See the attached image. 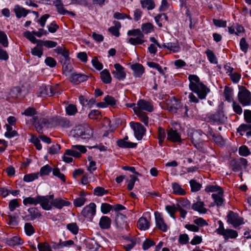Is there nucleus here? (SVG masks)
I'll list each match as a JSON object with an SVG mask.
<instances>
[{
    "label": "nucleus",
    "mask_w": 251,
    "mask_h": 251,
    "mask_svg": "<svg viewBox=\"0 0 251 251\" xmlns=\"http://www.w3.org/2000/svg\"><path fill=\"white\" fill-rule=\"evenodd\" d=\"M117 145L123 148H134L136 147L137 144L120 139L117 141Z\"/></svg>",
    "instance_id": "nucleus-34"
},
{
    "label": "nucleus",
    "mask_w": 251,
    "mask_h": 251,
    "mask_svg": "<svg viewBox=\"0 0 251 251\" xmlns=\"http://www.w3.org/2000/svg\"><path fill=\"white\" fill-rule=\"evenodd\" d=\"M88 76L81 74L74 73L71 76V81L75 84H78L81 82L86 81Z\"/></svg>",
    "instance_id": "nucleus-16"
},
{
    "label": "nucleus",
    "mask_w": 251,
    "mask_h": 251,
    "mask_svg": "<svg viewBox=\"0 0 251 251\" xmlns=\"http://www.w3.org/2000/svg\"><path fill=\"white\" fill-rule=\"evenodd\" d=\"M192 208L200 214H205L207 211V209L204 207V202L201 201L194 203L192 206Z\"/></svg>",
    "instance_id": "nucleus-22"
},
{
    "label": "nucleus",
    "mask_w": 251,
    "mask_h": 251,
    "mask_svg": "<svg viewBox=\"0 0 251 251\" xmlns=\"http://www.w3.org/2000/svg\"><path fill=\"white\" fill-rule=\"evenodd\" d=\"M225 98L226 100L228 102H232L234 101L233 98V91L231 88L229 87L226 86L224 92Z\"/></svg>",
    "instance_id": "nucleus-35"
},
{
    "label": "nucleus",
    "mask_w": 251,
    "mask_h": 251,
    "mask_svg": "<svg viewBox=\"0 0 251 251\" xmlns=\"http://www.w3.org/2000/svg\"><path fill=\"white\" fill-rule=\"evenodd\" d=\"M142 32L146 34L151 32L153 30V26L151 23L143 24L141 26Z\"/></svg>",
    "instance_id": "nucleus-42"
},
{
    "label": "nucleus",
    "mask_w": 251,
    "mask_h": 251,
    "mask_svg": "<svg viewBox=\"0 0 251 251\" xmlns=\"http://www.w3.org/2000/svg\"><path fill=\"white\" fill-rule=\"evenodd\" d=\"M31 52L32 55L37 56L39 58H41L43 55V49H40L38 47H35L31 50Z\"/></svg>",
    "instance_id": "nucleus-62"
},
{
    "label": "nucleus",
    "mask_w": 251,
    "mask_h": 251,
    "mask_svg": "<svg viewBox=\"0 0 251 251\" xmlns=\"http://www.w3.org/2000/svg\"><path fill=\"white\" fill-rule=\"evenodd\" d=\"M238 235L237 232L232 229H226V231L224 234V237L226 239L229 238H235Z\"/></svg>",
    "instance_id": "nucleus-40"
},
{
    "label": "nucleus",
    "mask_w": 251,
    "mask_h": 251,
    "mask_svg": "<svg viewBox=\"0 0 251 251\" xmlns=\"http://www.w3.org/2000/svg\"><path fill=\"white\" fill-rule=\"evenodd\" d=\"M24 36L31 41L32 43L35 44L38 41V40L35 37V35L33 34L32 32L26 31L24 32Z\"/></svg>",
    "instance_id": "nucleus-50"
},
{
    "label": "nucleus",
    "mask_w": 251,
    "mask_h": 251,
    "mask_svg": "<svg viewBox=\"0 0 251 251\" xmlns=\"http://www.w3.org/2000/svg\"><path fill=\"white\" fill-rule=\"evenodd\" d=\"M20 204L17 199H13L10 201L9 202V208L10 211H13L16 208L19 207Z\"/></svg>",
    "instance_id": "nucleus-63"
},
{
    "label": "nucleus",
    "mask_w": 251,
    "mask_h": 251,
    "mask_svg": "<svg viewBox=\"0 0 251 251\" xmlns=\"http://www.w3.org/2000/svg\"><path fill=\"white\" fill-rule=\"evenodd\" d=\"M136 181H138V179L134 176L131 175L130 176V179L128 181L127 189L131 190L134 186L135 183Z\"/></svg>",
    "instance_id": "nucleus-54"
},
{
    "label": "nucleus",
    "mask_w": 251,
    "mask_h": 251,
    "mask_svg": "<svg viewBox=\"0 0 251 251\" xmlns=\"http://www.w3.org/2000/svg\"><path fill=\"white\" fill-rule=\"evenodd\" d=\"M38 249L39 251H51V247L47 243H38Z\"/></svg>",
    "instance_id": "nucleus-58"
},
{
    "label": "nucleus",
    "mask_w": 251,
    "mask_h": 251,
    "mask_svg": "<svg viewBox=\"0 0 251 251\" xmlns=\"http://www.w3.org/2000/svg\"><path fill=\"white\" fill-rule=\"evenodd\" d=\"M138 226L140 229L145 230L149 228L150 224L146 218L141 217L138 221Z\"/></svg>",
    "instance_id": "nucleus-36"
},
{
    "label": "nucleus",
    "mask_w": 251,
    "mask_h": 251,
    "mask_svg": "<svg viewBox=\"0 0 251 251\" xmlns=\"http://www.w3.org/2000/svg\"><path fill=\"white\" fill-rule=\"evenodd\" d=\"M79 100L82 105L88 109H90L94 105V99L91 98L89 100L83 96H80L79 97Z\"/></svg>",
    "instance_id": "nucleus-20"
},
{
    "label": "nucleus",
    "mask_w": 251,
    "mask_h": 251,
    "mask_svg": "<svg viewBox=\"0 0 251 251\" xmlns=\"http://www.w3.org/2000/svg\"><path fill=\"white\" fill-rule=\"evenodd\" d=\"M227 222L234 227L239 226L243 223V219L238 214L230 211L227 216Z\"/></svg>",
    "instance_id": "nucleus-11"
},
{
    "label": "nucleus",
    "mask_w": 251,
    "mask_h": 251,
    "mask_svg": "<svg viewBox=\"0 0 251 251\" xmlns=\"http://www.w3.org/2000/svg\"><path fill=\"white\" fill-rule=\"evenodd\" d=\"M29 215L25 216L24 218H26V220H34L36 218H40L42 214L38 209L36 207L29 208L27 210Z\"/></svg>",
    "instance_id": "nucleus-17"
},
{
    "label": "nucleus",
    "mask_w": 251,
    "mask_h": 251,
    "mask_svg": "<svg viewBox=\"0 0 251 251\" xmlns=\"http://www.w3.org/2000/svg\"><path fill=\"white\" fill-rule=\"evenodd\" d=\"M165 209L170 216L175 219V217L174 216V214L176 211V207L175 205H167L165 207Z\"/></svg>",
    "instance_id": "nucleus-56"
},
{
    "label": "nucleus",
    "mask_w": 251,
    "mask_h": 251,
    "mask_svg": "<svg viewBox=\"0 0 251 251\" xmlns=\"http://www.w3.org/2000/svg\"><path fill=\"white\" fill-rule=\"evenodd\" d=\"M131 69L133 71L135 77H141L144 72L143 66L140 64H135L132 65Z\"/></svg>",
    "instance_id": "nucleus-27"
},
{
    "label": "nucleus",
    "mask_w": 251,
    "mask_h": 251,
    "mask_svg": "<svg viewBox=\"0 0 251 251\" xmlns=\"http://www.w3.org/2000/svg\"><path fill=\"white\" fill-rule=\"evenodd\" d=\"M130 127L134 131L135 138L138 140H141L145 134L146 129L139 123L131 122L129 124Z\"/></svg>",
    "instance_id": "nucleus-5"
},
{
    "label": "nucleus",
    "mask_w": 251,
    "mask_h": 251,
    "mask_svg": "<svg viewBox=\"0 0 251 251\" xmlns=\"http://www.w3.org/2000/svg\"><path fill=\"white\" fill-rule=\"evenodd\" d=\"M53 122L56 125L61 126L63 127H68L70 125V122L66 118L57 117L54 118Z\"/></svg>",
    "instance_id": "nucleus-30"
},
{
    "label": "nucleus",
    "mask_w": 251,
    "mask_h": 251,
    "mask_svg": "<svg viewBox=\"0 0 251 251\" xmlns=\"http://www.w3.org/2000/svg\"><path fill=\"white\" fill-rule=\"evenodd\" d=\"M155 225L157 228L163 232H166L168 229V226L160 213L157 211L154 212Z\"/></svg>",
    "instance_id": "nucleus-10"
},
{
    "label": "nucleus",
    "mask_w": 251,
    "mask_h": 251,
    "mask_svg": "<svg viewBox=\"0 0 251 251\" xmlns=\"http://www.w3.org/2000/svg\"><path fill=\"white\" fill-rule=\"evenodd\" d=\"M66 111L69 115H74L77 112V108L75 105L71 104L66 107Z\"/></svg>",
    "instance_id": "nucleus-55"
},
{
    "label": "nucleus",
    "mask_w": 251,
    "mask_h": 251,
    "mask_svg": "<svg viewBox=\"0 0 251 251\" xmlns=\"http://www.w3.org/2000/svg\"><path fill=\"white\" fill-rule=\"evenodd\" d=\"M14 11L18 18H20L22 16L25 17L30 12L29 10H26L25 8L20 6L19 5L15 6Z\"/></svg>",
    "instance_id": "nucleus-26"
},
{
    "label": "nucleus",
    "mask_w": 251,
    "mask_h": 251,
    "mask_svg": "<svg viewBox=\"0 0 251 251\" xmlns=\"http://www.w3.org/2000/svg\"><path fill=\"white\" fill-rule=\"evenodd\" d=\"M190 184L191 190L193 192H197L200 190L201 185L198 182H196L195 180H191L190 181Z\"/></svg>",
    "instance_id": "nucleus-52"
},
{
    "label": "nucleus",
    "mask_w": 251,
    "mask_h": 251,
    "mask_svg": "<svg viewBox=\"0 0 251 251\" xmlns=\"http://www.w3.org/2000/svg\"><path fill=\"white\" fill-rule=\"evenodd\" d=\"M166 138L167 139V132L163 128L159 127L157 130V139L158 143L160 146L163 145Z\"/></svg>",
    "instance_id": "nucleus-31"
},
{
    "label": "nucleus",
    "mask_w": 251,
    "mask_h": 251,
    "mask_svg": "<svg viewBox=\"0 0 251 251\" xmlns=\"http://www.w3.org/2000/svg\"><path fill=\"white\" fill-rule=\"evenodd\" d=\"M39 203L40 204L42 208L46 210H50L52 208L51 203H50V201L47 197L38 196Z\"/></svg>",
    "instance_id": "nucleus-19"
},
{
    "label": "nucleus",
    "mask_w": 251,
    "mask_h": 251,
    "mask_svg": "<svg viewBox=\"0 0 251 251\" xmlns=\"http://www.w3.org/2000/svg\"><path fill=\"white\" fill-rule=\"evenodd\" d=\"M189 237L188 234L186 233L181 234L179 235L178 241V243L182 245H185L189 243Z\"/></svg>",
    "instance_id": "nucleus-47"
},
{
    "label": "nucleus",
    "mask_w": 251,
    "mask_h": 251,
    "mask_svg": "<svg viewBox=\"0 0 251 251\" xmlns=\"http://www.w3.org/2000/svg\"><path fill=\"white\" fill-rule=\"evenodd\" d=\"M136 105V107H133L134 111L136 110L135 109H137L140 111L145 110L148 112H152L153 110V107L152 103L144 100H139L137 101Z\"/></svg>",
    "instance_id": "nucleus-6"
},
{
    "label": "nucleus",
    "mask_w": 251,
    "mask_h": 251,
    "mask_svg": "<svg viewBox=\"0 0 251 251\" xmlns=\"http://www.w3.org/2000/svg\"><path fill=\"white\" fill-rule=\"evenodd\" d=\"M81 213L87 221L92 222L94 216V203L91 202L89 205L85 206Z\"/></svg>",
    "instance_id": "nucleus-12"
},
{
    "label": "nucleus",
    "mask_w": 251,
    "mask_h": 251,
    "mask_svg": "<svg viewBox=\"0 0 251 251\" xmlns=\"http://www.w3.org/2000/svg\"><path fill=\"white\" fill-rule=\"evenodd\" d=\"M238 99L243 106H249L251 104V93L247 89L243 88L238 92Z\"/></svg>",
    "instance_id": "nucleus-4"
},
{
    "label": "nucleus",
    "mask_w": 251,
    "mask_h": 251,
    "mask_svg": "<svg viewBox=\"0 0 251 251\" xmlns=\"http://www.w3.org/2000/svg\"><path fill=\"white\" fill-rule=\"evenodd\" d=\"M5 243L10 246H15L22 245L24 241L19 236H15L5 240Z\"/></svg>",
    "instance_id": "nucleus-23"
},
{
    "label": "nucleus",
    "mask_w": 251,
    "mask_h": 251,
    "mask_svg": "<svg viewBox=\"0 0 251 251\" xmlns=\"http://www.w3.org/2000/svg\"><path fill=\"white\" fill-rule=\"evenodd\" d=\"M135 109L134 112L138 117L139 120L143 123L146 126H148L149 124V117L147 114L145 112L140 111L137 109Z\"/></svg>",
    "instance_id": "nucleus-29"
},
{
    "label": "nucleus",
    "mask_w": 251,
    "mask_h": 251,
    "mask_svg": "<svg viewBox=\"0 0 251 251\" xmlns=\"http://www.w3.org/2000/svg\"><path fill=\"white\" fill-rule=\"evenodd\" d=\"M0 43L5 48L8 46L7 35L2 31H0Z\"/></svg>",
    "instance_id": "nucleus-44"
},
{
    "label": "nucleus",
    "mask_w": 251,
    "mask_h": 251,
    "mask_svg": "<svg viewBox=\"0 0 251 251\" xmlns=\"http://www.w3.org/2000/svg\"><path fill=\"white\" fill-rule=\"evenodd\" d=\"M24 228L26 234L28 236H31L35 232L34 228L31 223H25Z\"/></svg>",
    "instance_id": "nucleus-46"
},
{
    "label": "nucleus",
    "mask_w": 251,
    "mask_h": 251,
    "mask_svg": "<svg viewBox=\"0 0 251 251\" xmlns=\"http://www.w3.org/2000/svg\"><path fill=\"white\" fill-rule=\"evenodd\" d=\"M225 117L223 111H219L215 114L208 115L207 119L213 124H219L225 122Z\"/></svg>",
    "instance_id": "nucleus-7"
},
{
    "label": "nucleus",
    "mask_w": 251,
    "mask_h": 251,
    "mask_svg": "<svg viewBox=\"0 0 251 251\" xmlns=\"http://www.w3.org/2000/svg\"><path fill=\"white\" fill-rule=\"evenodd\" d=\"M114 67L115 70L111 72L113 77L119 80H123L126 77L125 68L118 63L115 64Z\"/></svg>",
    "instance_id": "nucleus-9"
},
{
    "label": "nucleus",
    "mask_w": 251,
    "mask_h": 251,
    "mask_svg": "<svg viewBox=\"0 0 251 251\" xmlns=\"http://www.w3.org/2000/svg\"><path fill=\"white\" fill-rule=\"evenodd\" d=\"M213 201L215 202L217 207H222L224 205L225 199L224 198V191L221 190L218 193H213L211 195Z\"/></svg>",
    "instance_id": "nucleus-15"
},
{
    "label": "nucleus",
    "mask_w": 251,
    "mask_h": 251,
    "mask_svg": "<svg viewBox=\"0 0 251 251\" xmlns=\"http://www.w3.org/2000/svg\"><path fill=\"white\" fill-rule=\"evenodd\" d=\"M111 224V219L107 216H102L99 222L100 227L103 229H107L110 228Z\"/></svg>",
    "instance_id": "nucleus-24"
},
{
    "label": "nucleus",
    "mask_w": 251,
    "mask_h": 251,
    "mask_svg": "<svg viewBox=\"0 0 251 251\" xmlns=\"http://www.w3.org/2000/svg\"><path fill=\"white\" fill-rule=\"evenodd\" d=\"M205 53L207 55L208 60L211 63H213V64H217V58H216L215 54H214L212 50H207L206 51Z\"/></svg>",
    "instance_id": "nucleus-43"
},
{
    "label": "nucleus",
    "mask_w": 251,
    "mask_h": 251,
    "mask_svg": "<svg viewBox=\"0 0 251 251\" xmlns=\"http://www.w3.org/2000/svg\"><path fill=\"white\" fill-rule=\"evenodd\" d=\"M65 155L72 156L75 157H79L81 156V153L80 152L68 149L66 151Z\"/></svg>",
    "instance_id": "nucleus-64"
},
{
    "label": "nucleus",
    "mask_w": 251,
    "mask_h": 251,
    "mask_svg": "<svg viewBox=\"0 0 251 251\" xmlns=\"http://www.w3.org/2000/svg\"><path fill=\"white\" fill-rule=\"evenodd\" d=\"M127 34L131 36L128 40L127 43L133 46L143 44L146 40L145 36L139 29H133L127 31Z\"/></svg>",
    "instance_id": "nucleus-3"
},
{
    "label": "nucleus",
    "mask_w": 251,
    "mask_h": 251,
    "mask_svg": "<svg viewBox=\"0 0 251 251\" xmlns=\"http://www.w3.org/2000/svg\"><path fill=\"white\" fill-rule=\"evenodd\" d=\"M142 7L148 10H152L154 8L155 5L152 0H143L141 1Z\"/></svg>",
    "instance_id": "nucleus-37"
},
{
    "label": "nucleus",
    "mask_w": 251,
    "mask_h": 251,
    "mask_svg": "<svg viewBox=\"0 0 251 251\" xmlns=\"http://www.w3.org/2000/svg\"><path fill=\"white\" fill-rule=\"evenodd\" d=\"M155 242L150 239H146L143 243V249L144 250H147L150 247L155 245Z\"/></svg>",
    "instance_id": "nucleus-57"
},
{
    "label": "nucleus",
    "mask_w": 251,
    "mask_h": 251,
    "mask_svg": "<svg viewBox=\"0 0 251 251\" xmlns=\"http://www.w3.org/2000/svg\"><path fill=\"white\" fill-rule=\"evenodd\" d=\"M148 65L150 67L156 69L162 75L164 74V70H166V67L162 69L159 64L156 63L150 62L148 63Z\"/></svg>",
    "instance_id": "nucleus-59"
},
{
    "label": "nucleus",
    "mask_w": 251,
    "mask_h": 251,
    "mask_svg": "<svg viewBox=\"0 0 251 251\" xmlns=\"http://www.w3.org/2000/svg\"><path fill=\"white\" fill-rule=\"evenodd\" d=\"M52 171V168L49 165H45L43 167H41L40 169V176H48Z\"/></svg>",
    "instance_id": "nucleus-48"
},
{
    "label": "nucleus",
    "mask_w": 251,
    "mask_h": 251,
    "mask_svg": "<svg viewBox=\"0 0 251 251\" xmlns=\"http://www.w3.org/2000/svg\"><path fill=\"white\" fill-rule=\"evenodd\" d=\"M71 134L75 138L89 139L92 137L93 130L88 126L79 125L71 131Z\"/></svg>",
    "instance_id": "nucleus-2"
},
{
    "label": "nucleus",
    "mask_w": 251,
    "mask_h": 251,
    "mask_svg": "<svg viewBox=\"0 0 251 251\" xmlns=\"http://www.w3.org/2000/svg\"><path fill=\"white\" fill-rule=\"evenodd\" d=\"M250 130H251V125H247V124H242L237 129V130L239 132H240V135H243L242 132H248Z\"/></svg>",
    "instance_id": "nucleus-51"
},
{
    "label": "nucleus",
    "mask_w": 251,
    "mask_h": 251,
    "mask_svg": "<svg viewBox=\"0 0 251 251\" xmlns=\"http://www.w3.org/2000/svg\"><path fill=\"white\" fill-rule=\"evenodd\" d=\"M202 135L203 134L201 131L190 130L188 132V136L191 141L196 147L199 146L201 142Z\"/></svg>",
    "instance_id": "nucleus-13"
},
{
    "label": "nucleus",
    "mask_w": 251,
    "mask_h": 251,
    "mask_svg": "<svg viewBox=\"0 0 251 251\" xmlns=\"http://www.w3.org/2000/svg\"><path fill=\"white\" fill-rule=\"evenodd\" d=\"M172 187L174 194L181 196H183L186 194L185 189L178 183L176 182H173L172 184Z\"/></svg>",
    "instance_id": "nucleus-25"
},
{
    "label": "nucleus",
    "mask_w": 251,
    "mask_h": 251,
    "mask_svg": "<svg viewBox=\"0 0 251 251\" xmlns=\"http://www.w3.org/2000/svg\"><path fill=\"white\" fill-rule=\"evenodd\" d=\"M31 123L34 126L36 131L40 134H42L44 126L38 121V116H33L30 120Z\"/></svg>",
    "instance_id": "nucleus-32"
},
{
    "label": "nucleus",
    "mask_w": 251,
    "mask_h": 251,
    "mask_svg": "<svg viewBox=\"0 0 251 251\" xmlns=\"http://www.w3.org/2000/svg\"><path fill=\"white\" fill-rule=\"evenodd\" d=\"M162 47L167 49L174 53L178 52L180 50V47L177 42L164 43Z\"/></svg>",
    "instance_id": "nucleus-18"
},
{
    "label": "nucleus",
    "mask_w": 251,
    "mask_h": 251,
    "mask_svg": "<svg viewBox=\"0 0 251 251\" xmlns=\"http://www.w3.org/2000/svg\"><path fill=\"white\" fill-rule=\"evenodd\" d=\"M23 203L25 205H26L28 204L36 205L39 203L38 196L34 198L30 197L25 198L23 200Z\"/></svg>",
    "instance_id": "nucleus-38"
},
{
    "label": "nucleus",
    "mask_w": 251,
    "mask_h": 251,
    "mask_svg": "<svg viewBox=\"0 0 251 251\" xmlns=\"http://www.w3.org/2000/svg\"><path fill=\"white\" fill-rule=\"evenodd\" d=\"M221 190H223V189L218 185H209L207 186L205 188V191L206 192H214L215 193H218Z\"/></svg>",
    "instance_id": "nucleus-39"
},
{
    "label": "nucleus",
    "mask_w": 251,
    "mask_h": 251,
    "mask_svg": "<svg viewBox=\"0 0 251 251\" xmlns=\"http://www.w3.org/2000/svg\"><path fill=\"white\" fill-rule=\"evenodd\" d=\"M55 93V92H54V88H52L50 85L46 86L43 85L40 87L39 90V96L42 97H51Z\"/></svg>",
    "instance_id": "nucleus-14"
},
{
    "label": "nucleus",
    "mask_w": 251,
    "mask_h": 251,
    "mask_svg": "<svg viewBox=\"0 0 251 251\" xmlns=\"http://www.w3.org/2000/svg\"><path fill=\"white\" fill-rule=\"evenodd\" d=\"M167 140L173 143H181L180 133L173 128L167 131Z\"/></svg>",
    "instance_id": "nucleus-8"
},
{
    "label": "nucleus",
    "mask_w": 251,
    "mask_h": 251,
    "mask_svg": "<svg viewBox=\"0 0 251 251\" xmlns=\"http://www.w3.org/2000/svg\"><path fill=\"white\" fill-rule=\"evenodd\" d=\"M30 142L33 143L36 147L38 150H40L42 149V145L40 143L39 139L34 135H31Z\"/></svg>",
    "instance_id": "nucleus-45"
},
{
    "label": "nucleus",
    "mask_w": 251,
    "mask_h": 251,
    "mask_svg": "<svg viewBox=\"0 0 251 251\" xmlns=\"http://www.w3.org/2000/svg\"><path fill=\"white\" fill-rule=\"evenodd\" d=\"M188 78L190 81V89L197 94L201 99H205L207 94L209 93L210 89L200 82L199 78L197 75H190Z\"/></svg>",
    "instance_id": "nucleus-1"
},
{
    "label": "nucleus",
    "mask_w": 251,
    "mask_h": 251,
    "mask_svg": "<svg viewBox=\"0 0 251 251\" xmlns=\"http://www.w3.org/2000/svg\"><path fill=\"white\" fill-rule=\"evenodd\" d=\"M100 79L105 84H109L112 81V77L109 71L107 69L103 70L100 73Z\"/></svg>",
    "instance_id": "nucleus-28"
},
{
    "label": "nucleus",
    "mask_w": 251,
    "mask_h": 251,
    "mask_svg": "<svg viewBox=\"0 0 251 251\" xmlns=\"http://www.w3.org/2000/svg\"><path fill=\"white\" fill-rule=\"evenodd\" d=\"M239 154L241 156H247L251 154V152L247 146H242L239 149Z\"/></svg>",
    "instance_id": "nucleus-53"
},
{
    "label": "nucleus",
    "mask_w": 251,
    "mask_h": 251,
    "mask_svg": "<svg viewBox=\"0 0 251 251\" xmlns=\"http://www.w3.org/2000/svg\"><path fill=\"white\" fill-rule=\"evenodd\" d=\"M112 208V206L107 203H102L101 205V211L103 214H107Z\"/></svg>",
    "instance_id": "nucleus-60"
},
{
    "label": "nucleus",
    "mask_w": 251,
    "mask_h": 251,
    "mask_svg": "<svg viewBox=\"0 0 251 251\" xmlns=\"http://www.w3.org/2000/svg\"><path fill=\"white\" fill-rule=\"evenodd\" d=\"M232 107L233 111L237 114L241 115L242 113V108L241 106L235 101H233Z\"/></svg>",
    "instance_id": "nucleus-61"
},
{
    "label": "nucleus",
    "mask_w": 251,
    "mask_h": 251,
    "mask_svg": "<svg viewBox=\"0 0 251 251\" xmlns=\"http://www.w3.org/2000/svg\"><path fill=\"white\" fill-rule=\"evenodd\" d=\"M67 228L74 234H76L78 233V227L75 223H72L68 224Z\"/></svg>",
    "instance_id": "nucleus-49"
},
{
    "label": "nucleus",
    "mask_w": 251,
    "mask_h": 251,
    "mask_svg": "<svg viewBox=\"0 0 251 251\" xmlns=\"http://www.w3.org/2000/svg\"><path fill=\"white\" fill-rule=\"evenodd\" d=\"M114 26L110 27L108 31L116 37H119L120 35L119 29L121 25L120 22L118 21L114 22Z\"/></svg>",
    "instance_id": "nucleus-33"
},
{
    "label": "nucleus",
    "mask_w": 251,
    "mask_h": 251,
    "mask_svg": "<svg viewBox=\"0 0 251 251\" xmlns=\"http://www.w3.org/2000/svg\"><path fill=\"white\" fill-rule=\"evenodd\" d=\"M39 173H31L25 175L24 177V181L29 182L38 178Z\"/></svg>",
    "instance_id": "nucleus-41"
},
{
    "label": "nucleus",
    "mask_w": 251,
    "mask_h": 251,
    "mask_svg": "<svg viewBox=\"0 0 251 251\" xmlns=\"http://www.w3.org/2000/svg\"><path fill=\"white\" fill-rule=\"evenodd\" d=\"M51 204L55 208L61 209L63 206H69L70 202L61 199H55L51 201Z\"/></svg>",
    "instance_id": "nucleus-21"
}]
</instances>
